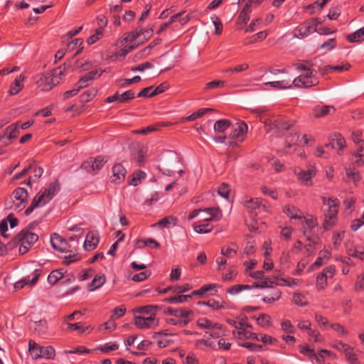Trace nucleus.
Here are the masks:
<instances>
[{"instance_id":"14","label":"nucleus","mask_w":364,"mask_h":364,"mask_svg":"<svg viewBox=\"0 0 364 364\" xmlns=\"http://www.w3.org/2000/svg\"><path fill=\"white\" fill-rule=\"evenodd\" d=\"M261 120L265 124L269 130L272 129L273 127L277 129H289L293 124L291 122H286L282 119H265L261 118Z\"/></svg>"},{"instance_id":"55","label":"nucleus","mask_w":364,"mask_h":364,"mask_svg":"<svg viewBox=\"0 0 364 364\" xmlns=\"http://www.w3.org/2000/svg\"><path fill=\"white\" fill-rule=\"evenodd\" d=\"M237 253V249L232 247H223L221 248V254L227 257H232Z\"/></svg>"},{"instance_id":"52","label":"nucleus","mask_w":364,"mask_h":364,"mask_svg":"<svg viewBox=\"0 0 364 364\" xmlns=\"http://www.w3.org/2000/svg\"><path fill=\"white\" fill-rule=\"evenodd\" d=\"M230 188L228 184L223 183L218 190V193L220 196L223 197L224 198H228L230 193Z\"/></svg>"},{"instance_id":"24","label":"nucleus","mask_w":364,"mask_h":364,"mask_svg":"<svg viewBox=\"0 0 364 364\" xmlns=\"http://www.w3.org/2000/svg\"><path fill=\"white\" fill-rule=\"evenodd\" d=\"M67 69V65L63 64L60 65L58 68L53 70L50 74L52 75L53 82H54L55 85H58L60 81L63 79L65 75V71Z\"/></svg>"},{"instance_id":"53","label":"nucleus","mask_w":364,"mask_h":364,"mask_svg":"<svg viewBox=\"0 0 364 364\" xmlns=\"http://www.w3.org/2000/svg\"><path fill=\"white\" fill-rule=\"evenodd\" d=\"M299 141V136L296 133L290 134L286 139V146L287 147H291V146L296 144Z\"/></svg>"},{"instance_id":"61","label":"nucleus","mask_w":364,"mask_h":364,"mask_svg":"<svg viewBox=\"0 0 364 364\" xmlns=\"http://www.w3.org/2000/svg\"><path fill=\"white\" fill-rule=\"evenodd\" d=\"M336 40L334 38H331L328 39L327 41L324 42L323 43H322L320 48L321 49L329 50L333 49L336 46Z\"/></svg>"},{"instance_id":"57","label":"nucleus","mask_w":364,"mask_h":364,"mask_svg":"<svg viewBox=\"0 0 364 364\" xmlns=\"http://www.w3.org/2000/svg\"><path fill=\"white\" fill-rule=\"evenodd\" d=\"M209 225L208 224L198 225H195L193 229L197 233L199 234L208 233L212 230V228H206Z\"/></svg>"},{"instance_id":"28","label":"nucleus","mask_w":364,"mask_h":364,"mask_svg":"<svg viewBox=\"0 0 364 364\" xmlns=\"http://www.w3.org/2000/svg\"><path fill=\"white\" fill-rule=\"evenodd\" d=\"M347 39L350 43L360 42L364 41V27L357 30L353 33L348 35Z\"/></svg>"},{"instance_id":"13","label":"nucleus","mask_w":364,"mask_h":364,"mask_svg":"<svg viewBox=\"0 0 364 364\" xmlns=\"http://www.w3.org/2000/svg\"><path fill=\"white\" fill-rule=\"evenodd\" d=\"M50 243L55 250L63 252H68V249L72 247V245L55 233L51 236Z\"/></svg>"},{"instance_id":"5","label":"nucleus","mask_w":364,"mask_h":364,"mask_svg":"<svg viewBox=\"0 0 364 364\" xmlns=\"http://www.w3.org/2000/svg\"><path fill=\"white\" fill-rule=\"evenodd\" d=\"M323 202L328 208V213L325 215V221L323 224L324 228L327 230L334 224V220L336 219L338 213V203L336 200H333L331 198H326L325 197L323 198Z\"/></svg>"},{"instance_id":"49","label":"nucleus","mask_w":364,"mask_h":364,"mask_svg":"<svg viewBox=\"0 0 364 364\" xmlns=\"http://www.w3.org/2000/svg\"><path fill=\"white\" fill-rule=\"evenodd\" d=\"M279 281V282L276 283L277 285L287 286L290 287H294L299 285V280L296 279L288 280L285 279H281Z\"/></svg>"},{"instance_id":"59","label":"nucleus","mask_w":364,"mask_h":364,"mask_svg":"<svg viewBox=\"0 0 364 364\" xmlns=\"http://www.w3.org/2000/svg\"><path fill=\"white\" fill-rule=\"evenodd\" d=\"M257 321L261 326H267L270 323V317L268 315L263 314L257 318Z\"/></svg>"},{"instance_id":"58","label":"nucleus","mask_w":364,"mask_h":364,"mask_svg":"<svg viewBox=\"0 0 364 364\" xmlns=\"http://www.w3.org/2000/svg\"><path fill=\"white\" fill-rule=\"evenodd\" d=\"M240 346H242V347H244V348H247L250 350L255 351V352L261 351L262 349V346L253 344V343H244L240 344Z\"/></svg>"},{"instance_id":"54","label":"nucleus","mask_w":364,"mask_h":364,"mask_svg":"<svg viewBox=\"0 0 364 364\" xmlns=\"http://www.w3.org/2000/svg\"><path fill=\"white\" fill-rule=\"evenodd\" d=\"M105 161L106 160L105 158L102 156H97L95 160H93L94 172L100 170L104 166Z\"/></svg>"},{"instance_id":"64","label":"nucleus","mask_w":364,"mask_h":364,"mask_svg":"<svg viewBox=\"0 0 364 364\" xmlns=\"http://www.w3.org/2000/svg\"><path fill=\"white\" fill-rule=\"evenodd\" d=\"M80 259V256H79L78 255H70V254L69 255L65 257L63 262V264H65L66 265H69L71 263L79 260Z\"/></svg>"},{"instance_id":"51","label":"nucleus","mask_w":364,"mask_h":364,"mask_svg":"<svg viewBox=\"0 0 364 364\" xmlns=\"http://www.w3.org/2000/svg\"><path fill=\"white\" fill-rule=\"evenodd\" d=\"M176 223V219L173 217L164 218L159 220L157 223L154 224V226L160 225L162 227L168 228L171 223Z\"/></svg>"},{"instance_id":"15","label":"nucleus","mask_w":364,"mask_h":364,"mask_svg":"<svg viewBox=\"0 0 364 364\" xmlns=\"http://www.w3.org/2000/svg\"><path fill=\"white\" fill-rule=\"evenodd\" d=\"M38 87L43 91H48L55 86L53 82V77L50 73H47L41 75L40 78L36 82Z\"/></svg>"},{"instance_id":"48","label":"nucleus","mask_w":364,"mask_h":364,"mask_svg":"<svg viewBox=\"0 0 364 364\" xmlns=\"http://www.w3.org/2000/svg\"><path fill=\"white\" fill-rule=\"evenodd\" d=\"M154 92V87L150 86V87H146V88L143 89L141 91H140L138 93L137 97H152V96L155 95Z\"/></svg>"},{"instance_id":"26","label":"nucleus","mask_w":364,"mask_h":364,"mask_svg":"<svg viewBox=\"0 0 364 364\" xmlns=\"http://www.w3.org/2000/svg\"><path fill=\"white\" fill-rule=\"evenodd\" d=\"M334 112L335 108L333 106L316 107L314 109V114L316 117H324L327 114L333 113Z\"/></svg>"},{"instance_id":"33","label":"nucleus","mask_w":364,"mask_h":364,"mask_svg":"<svg viewBox=\"0 0 364 364\" xmlns=\"http://www.w3.org/2000/svg\"><path fill=\"white\" fill-rule=\"evenodd\" d=\"M213 109L211 108L200 109L198 112L193 113L192 114L189 115L188 117L183 118L182 122L194 121V120L197 119L198 118L203 117L206 113H208L209 112H213Z\"/></svg>"},{"instance_id":"10","label":"nucleus","mask_w":364,"mask_h":364,"mask_svg":"<svg viewBox=\"0 0 364 364\" xmlns=\"http://www.w3.org/2000/svg\"><path fill=\"white\" fill-rule=\"evenodd\" d=\"M201 221H218L222 218V211L218 207H210L202 209Z\"/></svg>"},{"instance_id":"21","label":"nucleus","mask_w":364,"mask_h":364,"mask_svg":"<svg viewBox=\"0 0 364 364\" xmlns=\"http://www.w3.org/2000/svg\"><path fill=\"white\" fill-rule=\"evenodd\" d=\"M99 242V237L97 234L94 232H89L87 235L85 241L84 242V248L87 251H90L95 249Z\"/></svg>"},{"instance_id":"46","label":"nucleus","mask_w":364,"mask_h":364,"mask_svg":"<svg viewBox=\"0 0 364 364\" xmlns=\"http://www.w3.org/2000/svg\"><path fill=\"white\" fill-rule=\"evenodd\" d=\"M39 276H40V274L38 273V270H36L33 272V277L32 279H30V277L28 276V277L23 278V279H21V281L23 282V284L25 285L30 284L31 286H33L38 280Z\"/></svg>"},{"instance_id":"6","label":"nucleus","mask_w":364,"mask_h":364,"mask_svg":"<svg viewBox=\"0 0 364 364\" xmlns=\"http://www.w3.org/2000/svg\"><path fill=\"white\" fill-rule=\"evenodd\" d=\"M316 225V219L311 216L309 218H305L304 224L302 228L304 236L306 237L307 241L313 244H318L319 241L314 230Z\"/></svg>"},{"instance_id":"19","label":"nucleus","mask_w":364,"mask_h":364,"mask_svg":"<svg viewBox=\"0 0 364 364\" xmlns=\"http://www.w3.org/2000/svg\"><path fill=\"white\" fill-rule=\"evenodd\" d=\"M165 313L178 318H186L188 316H193V312L191 310L186 309H174L172 307H168Z\"/></svg>"},{"instance_id":"44","label":"nucleus","mask_w":364,"mask_h":364,"mask_svg":"<svg viewBox=\"0 0 364 364\" xmlns=\"http://www.w3.org/2000/svg\"><path fill=\"white\" fill-rule=\"evenodd\" d=\"M293 301L295 304L301 306H304L306 305L307 301L305 299L304 296L301 294L300 293H294L293 295Z\"/></svg>"},{"instance_id":"27","label":"nucleus","mask_w":364,"mask_h":364,"mask_svg":"<svg viewBox=\"0 0 364 364\" xmlns=\"http://www.w3.org/2000/svg\"><path fill=\"white\" fill-rule=\"evenodd\" d=\"M355 160L353 163V166L354 168L359 167L364 164V147L363 146H360L357 151L353 154Z\"/></svg>"},{"instance_id":"37","label":"nucleus","mask_w":364,"mask_h":364,"mask_svg":"<svg viewBox=\"0 0 364 364\" xmlns=\"http://www.w3.org/2000/svg\"><path fill=\"white\" fill-rule=\"evenodd\" d=\"M197 304L198 306L205 305V306H208L215 310L225 308L222 304H220L219 301L213 300V299L209 300L208 301H198L197 303Z\"/></svg>"},{"instance_id":"43","label":"nucleus","mask_w":364,"mask_h":364,"mask_svg":"<svg viewBox=\"0 0 364 364\" xmlns=\"http://www.w3.org/2000/svg\"><path fill=\"white\" fill-rule=\"evenodd\" d=\"M97 90L95 88L91 89L81 95L80 98L82 102H89L97 95Z\"/></svg>"},{"instance_id":"47","label":"nucleus","mask_w":364,"mask_h":364,"mask_svg":"<svg viewBox=\"0 0 364 364\" xmlns=\"http://www.w3.org/2000/svg\"><path fill=\"white\" fill-rule=\"evenodd\" d=\"M145 173L141 171H138L133 174V177L129 184L132 186H136L141 178L145 177Z\"/></svg>"},{"instance_id":"4","label":"nucleus","mask_w":364,"mask_h":364,"mask_svg":"<svg viewBox=\"0 0 364 364\" xmlns=\"http://www.w3.org/2000/svg\"><path fill=\"white\" fill-rule=\"evenodd\" d=\"M28 350L33 359H53L55 356V350L53 347H42L33 341H29Z\"/></svg>"},{"instance_id":"17","label":"nucleus","mask_w":364,"mask_h":364,"mask_svg":"<svg viewBox=\"0 0 364 364\" xmlns=\"http://www.w3.org/2000/svg\"><path fill=\"white\" fill-rule=\"evenodd\" d=\"M127 171L122 164H116L112 168V176L111 177L112 181L116 183H119L125 178Z\"/></svg>"},{"instance_id":"11","label":"nucleus","mask_w":364,"mask_h":364,"mask_svg":"<svg viewBox=\"0 0 364 364\" xmlns=\"http://www.w3.org/2000/svg\"><path fill=\"white\" fill-rule=\"evenodd\" d=\"M247 129L248 127L247 124L245 122L239 121L232 126V132L229 137L232 139L242 141L247 134Z\"/></svg>"},{"instance_id":"22","label":"nucleus","mask_w":364,"mask_h":364,"mask_svg":"<svg viewBox=\"0 0 364 364\" xmlns=\"http://www.w3.org/2000/svg\"><path fill=\"white\" fill-rule=\"evenodd\" d=\"M159 309L160 307L159 306L147 305L134 309V312L141 314H146L148 315V316H154V317H156V313Z\"/></svg>"},{"instance_id":"41","label":"nucleus","mask_w":364,"mask_h":364,"mask_svg":"<svg viewBox=\"0 0 364 364\" xmlns=\"http://www.w3.org/2000/svg\"><path fill=\"white\" fill-rule=\"evenodd\" d=\"M147 147H141L137 154V156L134 158L139 166L144 165L145 162V156L147 152Z\"/></svg>"},{"instance_id":"45","label":"nucleus","mask_w":364,"mask_h":364,"mask_svg":"<svg viewBox=\"0 0 364 364\" xmlns=\"http://www.w3.org/2000/svg\"><path fill=\"white\" fill-rule=\"evenodd\" d=\"M261 203L262 200L259 198H250L245 202V206L248 209H255L257 208H259L261 206Z\"/></svg>"},{"instance_id":"9","label":"nucleus","mask_w":364,"mask_h":364,"mask_svg":"<svg viewBox=\"0 0 364 364\" xmlns=\"http://www.w3.org/2000/svg\"><path fill=\"white\" fill-rule=\"evenodd\" d=\"M298 179L307 186H312L311 178L316 174V170L314 166L309 165L306 170H299L298 173L295 171Z\"/></svg>"},{"instance_id":"30","label":"nucleus","mask_w":364,"mask_h":364,"mask_svg":"<svg viewBox=\"0 0 364 364\" xmlns=\"http://www.w3.org/2000/svg\"><path fill=\"white\" fill-rule=\"evenodd\" d=\"M265 85H269L272 87L280 90L291 87V83H290V82L287 80L267 82H265Z\"/></svg>"},{"instance_id":"63","label":"nucleus","mask_w":364,"mask_h":364,"mask_svg":"<svg viewBox=\"0 0 364 364\" xmlns=\"http://www.w3.org/2000/svg\"><path fill=\"white\" fill-rule=\"evenodd\" d=\"M149 275H150V273H149L148 272H146V271L142 272L141 273L134 274L132 277V280H133L134 282H142V281L145 280Z\"/></svg>"},{"instance_id":"7","label":"nucleus","mask_w":364,"mask_h":364,"mask_svg":"<svg viewBox=\"0 0 364 364\" xmlns=\"http://www.w3.org/2000/svg\"><path fill=\"white\" fill-rule=\"evenodd\" d=\"M314 71H308L305 74H301L293 80V85L299 88H308L318 84V80L313 78Z\"/></svg>"},{"instance_id":"20","label":"nucleus","mask_w":364,"mask_h":364,"mask_svg":"<svg viewBox=\"0 0 364 364\" xmlns=\"http://www.w3.org/2000/svg\"><path fill=\"white\" fill-rule=\"evenodd\" d=\"M102 71L100 73L98 70H95L88 73L83 77H80L79 81L75 85V87H79V88L82 89L87 86L88 82L95 79V76L100 77L102 74Z\"/></svg>"},{"instance_id":"56","label":"nucleus","mask_w":364,"mask_h":364,"mask_svg":"<svg viewBox=\"0 0 364 364\" xmlns=\"http://www.w3.org/2000/svg\"><path fill=\"white\" fill-rule=\"evenodd\" d=\"M119 345L116 343H106L100 348V350L103 353H108L112 350L118 349Z\"/></svg>"},{"instance_id":"42","label":"nucleus","mask_w":364,"mask_h":364,"mask_svg":"<svg viewBox=\"0 0 364 364\" xmlns=\"http://www.w3.org/2000/svg\"><path fill=\"white\" fill-rule=\"evenodd\" d=\"M151 245H153V247L155 248H157L159 247V244L156 240H154V239H151V238L148 239V240H144V239L139 240L136 242V245L138 246V247H142Z\"/></svg>"},{"instance_id":"50","label":"nucleus","mask_w":364,"mask_h":364,"mask_svg":"<svg viewBox=\"0 0 364 364\" xmlns=\"http://www.w3.org/2000/svg\"><path fill=\"white\" fill-rule=\"evenodd\" d=\"M346 172L347 176L352 178L354 182H358L360 180L358 172L355 170L353 166L346 168Z\"/></svg>"},{"instance_id":"3","label":"nucleus","mask_w":364,"mask_h":364,"mask_svg":"<svg viewBox=\"0 0 364 364\" xmlns=\"http://www.w3.org/2000/svg\"><path fill=\"white\" fill-rule=\"evenodd\" d=\"M28 198L27 191L21 187L16 188L6 202L7 208L20 212L25 208Z\"/></svg>"},{"instance_id":"12","label":"nucleus","mask_w":364,"mask_h":364,"mask_svg":"<svg viewBox=\"0 0 364 364\" xmlns=\"http://www.w3.org/2000/svg\"><path fill=\"white\" fill-rule=\"evenodd\" d=\"M335 273V269L332 266L325 268L316 277V287L318 290H323L327 286V280L332 278Z\"/></svg>"},{"instance_id":"29","label":"nucleus","mask_w":364,"mask_h":364,"mask_svg":"<svg viewBox=\"0 0 364 364\" xmlns=\"http://www.w3.org/2000/svg\"><path fill=\"white\" fill-rule=\"evenodd\" d=\"M231 125V122L228 119H220L215 122L214 124V131L216 132H224Z\"/></svg>"},{"instance_id":"60","label":"nucleus","mask_w":364,"mask_h":364,"mask_svg":"<svg viewBox=\"0 0 364 364\" xmlns=\"http://www.w3.org/2000/svg\"><path fill=\"white\" fill-rule=\"evenodd\" d=\"M119 97V102H125L128 100H132L134 97V94L132 90H128L120 94Z\"/></svg>"},{"instance_id":"16","label":"nucleus","mask_w":364,"mask_h":364,"mask_svg":"<svg viewBox=\"0 0 364 364\" xmlns=\"http://www.w3.org/2000/svg\"><path fill=\"white\" fill-rule=\"evenodd\" d=\"M313 31V26L308 21H306L301 26L294 29V36L297 38H304L314 33Z\"/></svg>"},{"instance_id":"8","label":"nucleus","mask_w":364,"mask_h":364,"mask_svg":"<svg viewBox=\"0 0 364 364\" xmlns=\"http://www.w3.org/2000/svg\"><path fill=\"white\" fill-rule=\"evenodd\" d=\"M134 323L139 329H149L159 326V321L154 316L147 317L136 316L134 318Z\"/></svg>"},{"instance_id":"35","label":"nucleus","mask_w":364,"mask_h":364,"mask_svg":"<svg viewBox=\"0 0 364 364\" xmlns=\"http://www.w3.org/2000/svg\"><path fill=\"white\" fill-rule=\"evenodd\" d=\"M18 128L16 124H11L6 128L5 135L9 140L16 138L18 134Z\"/></svg>"},{"instance_id":"18","label":"nucleus","mask_w":364,"mask_h":364,"mask_svg":"<svg viewBox=\"0 0 364 364\" xmlns=\"http://www.w3.org/2000/svg\"><path fill=\"white\" fill-rule=\"evenodd\" d=\"M346 146L344 138L338 133H335L331 137V142L326 144V147H331L332 149H343Z\"/></svg>"},{"instance_id":"1","label":"nucleus","mask_w":364,"mask_h":364,"mask_svg":"<svg viewBox=\"0 0 364 364\" xmlns=\"http://www.w3.org/2000/svg\"><path fill=\"white\" fill-rule=\"evenodd\" d=\"M59 191V183L57 181L52 183L48 188L41 191L38 196L33 198L31 205L26 209L25 215H28L35 208L47 204Z\"/></svg>"},{"instance_id":"38","label":"nucleus","mask_w":364,"mask_h":364,"mask_svg":"<svg viewBox=\"0 0 364 364\" xmlns=\"http://www.w3.org/2000/svg\"><path fill=\"white\" fill-rule=\"evenodd\" d=\"M191 295H180L178 296H171L166 299L167 302L171 304L184 303L187 299H191Z\"/></svg>"},{"instance_id":"36","label":"nucleus","mask_w":364,"mask_h":364,"mask_svg":"<svg viewBox=\"0 0 364 364\" xmlns=\"http://www.w3.org/2000/svg\"><path fill=\"white\" fill-rule=\"evenodd\" d=\"M105 281L106 279L104 275L96 276L90 284V291H93L94 289L100 287L105 282Z\"/></svg>"},{"instance_id":"39","label":"nucleus","mask_w":364,"mask_h":364,"mask_svg":"<svg viewBox=\"0 0 364 364\" xmlns=\"http://www.w3.org/2000/svg\"><path fill=\"white\" fill-rule=\"evenodd\" d=\"M252 288V287H251L250 285L237 284V285H235V286H232V287H230L228 290V292L230 294H237L240 293V291H242V290H250Z\"/></svg>"},{"instance_id":"2","label":"nucleus","mask_w":364,"mask_h":364,"mask_svg":"<svg viewBox=\"0 0 364 364\" xmlns=\"http://www.w3.org/2000/svg\"><path fill=\"white\" fill-rule=\"evenodd\" d=\"M36 225V223L29 224L14 239V244H19V253L23 255L27 252L30 247L38 240V235L31 232Z\"/></svg>"},{"instance_id":"62","label":"nucleus","mask_w":364,"mask_h":364,"mask_svg":"<svg viewBox=\"0 0 364 364\" xmlns=\"http://www.w3.org/2000/svg\"><path fill=\"white\" fill-rule=\"evenodd\" d=\"M152 68H153V65L149 62H146L145 63L139 65L136 67H132L131 68V70L134 71V72H136V71L143 72L144 70H145L146 69H150Z\"/></svg>"},{"instance_id":"34","label":"nucleus","mask_w":364,"mask_h":364,"mask_svg":"<svg viewBox=\"0 0 364 364\" xmlns=\"http://www.w3.org/2000/svg\"><path fill=\"white\" fill-rule=\"evenodd\" d=\"M63 277V272L62 269L54 270L50 272V274L48 277V282L50 284H55L59 281L60 279Z\"/></svg>"},{"instance_id":"40","label":"nucleus","mask_w":364,"mask_h":364,"mask_svg":"<svg viewBox=\"0 0 364 364\" xmlns=\"http://www.w3.org/2000/svg\"><path fill=\"white\" fill-rule=\"evenodd\" d=\"M345 355L349 364H358L357 356L351 347L347 348Z\"/></svg>"},{"instance_id":"31","label":"nucleus","mask_w":364,"mask_h":364,"mask_svg":"<svg viewBox=\"0 0 364 364\" xmlns=\"http://www.w3.org/2000/svg\"><path fill=\"white\" fill-rule=\"evenodd\" d=\"M285 213L291 219H302L304 218L301 211L294 206H288L285 208Z\"/></svg>"},{"instance_id":"23","label":"nucleus","mask_w":364,"mask_h":364,"mask_svg":"<svg viewBox=\"0 0 364 364\" xmlns=\"http://www.w3.org/2000/svg\"><path fill=\"white\" fill-rule=\"evenodd\" d=\"M25 77L22 75L18 76L14 83L11 85L10 90L9 91L11 95H15L18 94L23 87V81L24 80Z\"/></svg>"},{"instance_id":"25","label":"nucleus","mask_w":364,"mask_h":364,"mask_svg":"<svg viewBox=\"0 0 364 364\" xmlns=\"http://www.w3.org/2000/svg\"><path fill=\"white\" fill-rule=\"evenodd\" d=\"M198 326L202 328H208L209 330L220 329L221 326L218 323H213L211 321L206 318H200L198 320Z\"/></svg>"},{"instance_id":"32","label":"nucleus","mask_w":364,"mask_h":364,"mask_svg":"<svg viewBox=\"0 0 364 364\" xmlns=\"http://www.w3.org/2000/svg\"><path fill=\"white\" fill-rule=\"evenodd\" d=\"M233 335L239 339L250 338L252 340H259V336L255 333H250L246 330L233 331Z\"/></svg>"}]
</instances>
